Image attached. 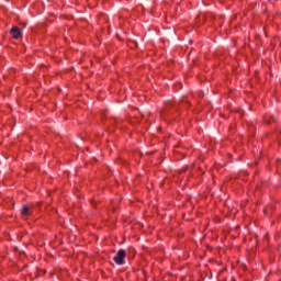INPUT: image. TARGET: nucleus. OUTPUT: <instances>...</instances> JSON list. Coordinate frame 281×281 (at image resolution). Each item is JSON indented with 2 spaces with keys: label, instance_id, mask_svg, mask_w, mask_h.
<instances>
[{
  "label": "nucleus",
  "instance_id": "2",
  "mask_svg": "<svg viewBox=\"0 0 281 281\" xmlns=\"http://www.w3.org/2000/svg\"><path fill=\"white\" fill-rule=\"evenodd\" d=\"M11 34L13 38H21V29L14 26L11 29Z\"/></svg>",
  "mask_w": 281,
  "mask_h": 281
},
{
  "label": "nucleus",
  "instance_id": "3",
  "mask_svg": "<svg viewBox=\"0 0 281 281\" xmlns=\"http://www.w3.org/2000/svg\"><path fill=\"white\" fill-rule=\"evenodd\" d=\"M21 214L23 216H30V214H32V209H30V206H27V205L22 206Z\"/></svg>",
  "mask_w": 281,
  "mask_h": 281
},
{
  "label": "nucleus",
  "instance_id": "1",
  "mask_svg": "<svg viewBox=\"0 0 281 281\" xmlns=\"http://www.w3.org/2000/svg\"><path fill=\"white\" fill-rule=\"evenodd\" d=\"M124 258H126V251L124 249H120L116 256L113 258L116 265H124Z\"/></svg>",
  "mask_w": 281,
  "mask_h": 281
}]
</instances>
